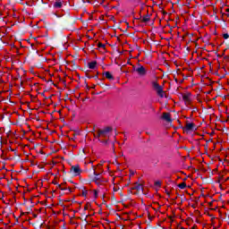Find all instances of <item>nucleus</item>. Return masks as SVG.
<instances>
[{
	"label": "nucleus",
	"instance_id": "obj_1",
	"mask_svg": "<svg viewBox=\"0 0 229 229\" xmlns=\"http://www.w3.org/2000/svg\"><path fill=\"white\" fill-rule=\"evenodd\" d=\"M151 85L154 90H156L157 96H159V98H165V92L164 91V88L160 86L157 81H152Z\"/></svg>",
	"mask_w": 229,
	"mask_h": 229
},
{
	"label": "nucleus",
	"instance_id": "obj_2",
	"mask_svg": "<svg viewBox=\"0 0 229 229\" xmlns=\"http://www.w3.org/2000/svg\"><path fill=\"white\" fill-rule=\"evenodd\" d=\"M71 174L72 176H80L81 174V168H80V165H72L70 170Z\"/></svg>",
	"mask_w": 229,
	"mask_h": 229
},
{
	"label": "nucleus",
	"instance_id": "obj_3",
	"mask_svg": "<svg viewBox=\"0 0 229 229\" xmlns=\"http://www.w3.org/2000/svg\"><path fill=\"white\" fill-rule=\"evenodd\" d=\"M112 127H106L103 130L98 131V137H109Z\"/></svg>",
	"mask_w": 229,
	"mask_h": 229
},
{
	"label": "nucleus",
	"instance_id": "obj_4",
	"mask_svg": "<svg viewBox=\"0 0 229 229\" xmlns=\"http://www.w3.org/2000/svg\"><path fill=\"white\" fill-rule=\"evenodd\" d=\"M135 71L138 72V74H140V76H146L147 71L144 66L140 65Z\"/></svg>",
	"mask_w": 229,
	"mask_h": 229
},
{
	"label": "nucleus",
	"instance_id": "obj_5",
	"mask_svg": "<svg viewBox=\"0 0 229 229\" xmlns=\"http://www.w3.org/2000/svg\"><path fill=\"white\" fill-rule=\"evenodd\" d=\"M182 99L185 101V103H191V93L184 94L182 96Z\"/></svg>",
	"mask_w": 229,
	"mask_h": 229
},
{
	"label": "nucleus",
	"instance_id": "obj_6",
	"mask_svg": "<svg viewBox=\"0 0 229 229\" xmlns=\"http://www.w3.org/2000/svg\"><path fill=\"white\" fill-rule=\"evenodd\" d=\"M163 119L166 121V123H171V114L169 113H164Z\"/></svg>",
	"mask_w": 229,
	"mask_h": 229
},
{
	"label": "nucleus",
	"instance_id": "obj_7",
	"mask_svg": "<svg viewBox=\"0 0 229 229\" xmlns=\"http://www.w3.org/2000/svg\"><path fill=\"white\" fill-rule=\"evenodd\" d=\"M186 130H188L189 131L194 130V123H187Z\"/></svg>",
	"mask_w": 229,
	"mask_h": 229
},
{
	"label": "nucleus",
	"instance_id": "obj_8",
	"mask_svg": "<svg viewBox=\"0 0 229 229\" xmlns=\"http://www.w3.org/2000/svg\"><path fill=\"white\" fill-rule=\"evenodd\" d=\"M93 173L95 174L93 181L96 182V183H99V180H100L101 176H99V174H97L96 172H93Z\"/></svg>",
	"mask_w": 229,
	"mask_h": 229
},
{
	"label": "nucleus",
	"instance_id": "obj_9",
	"mask_svg": "<svg viewBox=\"0 0 229 229\" xmlns=\"http://www.w3.org/2000/svg\"><path fill=\"white\" fill-rule=\"evenodd\" d=\"M105 76L107 78V80H114V76L112 73H110V72H106Z\"/></svg>",
	"mask_w": 229,
	"mask_h": 229
},
{
	"label": "nucleus",
	"instance_id": "obj_10",
	"mask_svg": "<svg viewBox=\"0 0 229 229\" xmlns=\"http://www.w3.org/2000/svg\"><path fill=\"white\" fill-rule=\"evenodd\" d=\"M96 65H97L96 62H91V63L89 64V67L90 69H96Z\"/></svg>",
	"mask_w": 229,
	"mask_h": 229
},
{
	"label": "nucleus",
	"instance_id": "obj_11",
	"mask_svg": "<svg viewBox=\"0 0 229 229\" xmlns=\"http://www.w3.org/2000/svg\"><path fill=\"white\" fill-rule=\"evenodd\" d=\"M179 189H185L187 187V184L185 182H181L178 184Z\"/></svg>",
	"mask_w": 229,
	"mask_h": 229
},
{
	"label": "nucleus",
	"instance_id": "obj_12",
	"mask_svg": "<svg viewBox=\"0 0 229 229\" xmlns=\"http://www.w3.org/2000/svg\"><path fill=\"white\" fill-rule=\"evenodd\" d=\"M55 8H62V2H55Z\"/></svg>",
	"mask_w": 229,
	"mask_h": 229
},
{
	"label": "nucleus",
	"instance_id": "obj_13",
	"mask_svg": "<svg viewBox=\"0 0 229 229\" xmlns=\"http://www.w3.org/2000/svg\"><path fill=\"white\" fill-rule=\"evenodd\" d=\"M135 189H136L137 191H142V185L137 184V185L135 186Z\"/></svg>",
	"mask_w": 229,
	"mask_h": 229
},
{
	"label": "nucleus",
	"instance_id": "obj_14",
	"mask_svg": "<svg viewBox=\"0 0 229 229\" xmlns=\"http://www.w3.org/2000/svg\"><path fill=\"white\" fill-rule=\"evenodd\" d=\"M155 185H156L157 187H160V185H162V183H161L159 181H157V182H155Z\"/></svg>",
	"mask_w": 229,
	"mask_h": 229
},
{
	"label": "nucleus",
	"instance_id": "obj_15",
	"mask_svg": "<svg viewBox=\"0 0 229 229\" xmlns=\"http://www.w3.org/2000/svg\"><path fill=\"white\" fill-rule=\"evenodd\" d=\"M223 37L225 40L229 38L228 33L224 34Z\"/></svg>",
	"mask_w": 229,
	"mask_h": 229
},
{
	"label": "nucleus",
	"instance_id": "obj_16",
	"mask_svg": "<svg viewBox=\"0 0 229 229\" xmlns=\"http://www.w3.org/2000/svg\"><path fill=\"white\" fill-rule=\"evenodd\" d=\"M98 47H103V48H105V44L99 43V44H98Z\"/></svg>",
	"mask_w": 229,
	"mask_h": 229
},
{
	"label": "nucleus",
	"instance_id": "obj_17",
	"mask_svg": "<svg viewBox=\"0 0 229 229\" xmlns=\"http://www.w3.org/2000/svg\"><path fill=\"white\" fill-rule=\"evenodd\" d=\"M83 196H87V191H82Z\"/></svg>",
	"mask_w": 229,
	"mask_h": 229
},
{
	"label": "nucleus",
	"instance_id": "obj_18",
	"mask_svg": "<svg viewBox=\"0 0 229 229\" xmlns=\"http://www.w3.org/2000/svg\"><path fill=\"white\" fill-rule=\"evenodd\" d=\"M225 12H226L227 13H229V7H228L227 9H225Z\"/></svg>",
	"mask_w": 229,
	"mask_h": 229
},
{
	"label": "nucleus",
	"instance_id": "obj_19",
	"mask_svg": "<svg viewBox=\"0 0 229 229\" xmlns=\"http://www.w3.org/2000/svg\"><path fill=\"white\" fill-rule=\"evenodd\" d=\"M61 191H65V188H61Z\"/></svg>",
	"mask_w": 229,
	"mask_h": 229
},
{
	"label": "nucleus",
	"instance_id": "obj_20",
	"mask_svg": "<svg viewBox=\"0 0 229 229\" xmlns=\"http://www.w3.org/2000/svg\"><path fill=\"white\" fill-rule=\"evenodd\" d=\"M95 196H98V191H95Z\"/></svg>",
	"mask_w": 229,
	"mask_h": 229
},
{
	"label": "nucleus",
	"instance_id": "obj_21",
	"mask_svg": "<svg viewBox=\"0 0 229 229\" xmlns=\"http://www.w3.org/2000/svg\"><path fill=\"white\" fill-rule=\"evenodd\" d=\"M144 21H148V19H147V18H145V19H144Z\"/></svg>",
	"mask_w": 229,
	"mask_h": 229
}]
</instances>
